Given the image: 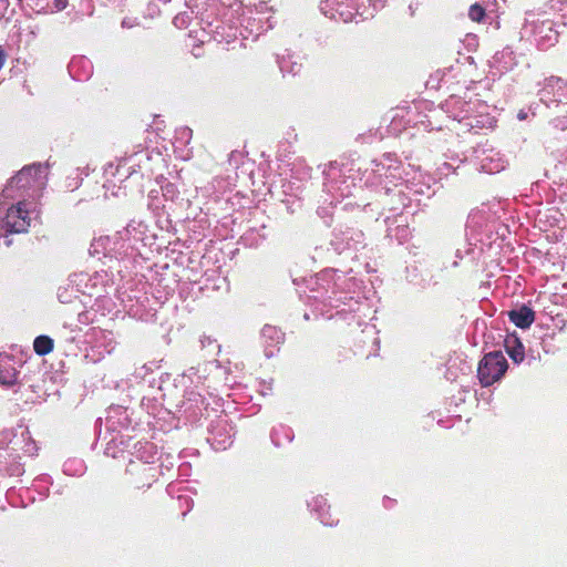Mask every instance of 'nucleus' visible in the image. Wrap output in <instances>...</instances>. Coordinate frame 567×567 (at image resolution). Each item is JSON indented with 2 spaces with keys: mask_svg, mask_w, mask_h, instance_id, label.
I'll use <instances>...</instances> for the list:
<instances>
[{
  "mask_svg": "<svg viewBox=\"0 0 567 567\" xmlns=\"http://www.w3.org/2000/svg\"><path fill=\"white\" fill-rule=\"evenodd\" d=\"M272 333H276V334L278 333L274 327H265L262 330L264 337H267V336L271 337Z\"/></svg>",
  "mask_w": 567,
  "mask_h": 567,
  "instance_id": "9b49d317",
  "label": "nucleus"
},
{
  "mask_svg": "<svg viewBox=\"0 0 567 567\" xmlns=\"http://www.w3.org/2000/svg\"><path fill=\"white\" fill-rule=\"evenodd\" d=\"M486 16V9L478 3H474L470 7L468 17L474 22H482L484 17Z\"/></svg>",
  "mask_w": 567,
  "mask_h": 567,
  "instance_id": "1a4fd4ad",
  "label": "nucleus"
},
{
  "mask_svg": "<svg viewBox=\"0 0 567 567\" xmlns=\"http://www.w3.org/2000/svg\"><path fill=\"white\" fill-rule=\"evenodd\" d=\"M25 202H19L17 205L11 206L6 215L4 224L10 233H24L31 224V217L27 208Z\"/></svg>",
  "mask_w": 567,
  "mask_h": 567,
  "instance_id": "7ed1b4c3",
  "label": "nucleus"
},
{
  "mask_svg": "<svg viewBox=\"0 0 567 567\" xmlns=\"http://www.w3.org/2000/svg\"><path fill=\"white\" fill-rule=\"evenodd\" d=\"M156 481V468L151 465H142L134 473V485L136 488H150Z\"/></svg>",
  "mask_w": 567,
  "mask_h": 567,
  "instance_id": "39448f33",
  "label": "nucleus"
},
{
  "mask_svg": "<svg viewBox=\"0 0 567 567\" xmlns=\"http://www.w3.org/2000/svg\"><path fill=\"white\" fill-rule=\"evenodd\" d=\"M19 371L16 369L12 359L7 358L0 361V385L12 386L18 382Z\"/></svg>",
  "mask_w": 567,
  "mask_h": 567,
  "instance_id": "423d86ee",
  "label": "nucleus"
},
{
  "mask_svg": "<svg viewBox=\"0 0 567 567\" xmlns=\"http://www.w3.org/2000/svg\"><path fill=\"white\" fill-rule=\"evenodd\" d=\"M506 357L501 351L485 353L477 367V378L481 385L488 386L499 381L507 371Z\"/></svg>",
  "mask_w": 567,
  "mask_h": 567,
  "instance_id": "f257e3e1",
  "label": "nucleus"
},
{
  "mask_svg": "<svg viewBox=\"0 0 567 567\" xmlns=\"http://www.w3.org/2000/svg\"><path fill=\"white\" fill-rule=\"evenodd\" d=\"M69 4V0H54V8L58 11L64 10Z\"/></svg>",
  "mask_w": 567,
  "mask_h": 567,
  "instance_id": "9d476101",
  "label": "nucleus"
},
{
  "mask_svg": "<svg viewBox=\"0 0 567 567\" xmlns=\"http://www.w3.org/2000/svg\"><path fill=\"white\" fill-rule=\"evenodd\" d=\"M504 346H505V350H506L508 357L512 358V360L514 362L519 363V362L524 361V359H525L524 346H523L520 339L515 337V334H509V337H506Z\"/></svg>",
  "mask_w": 567,
  "mask_h": 567,
  "instance_id": "0eeeda50",
  "label": "nucleus"
},
{
  "mask_svg": "<svg viewBox=\"0 0 567 567\" xmlns=\"http://www.w3.org/2000/svg\"><path fill=\"white\" fill-rule=\"evenodd\" d=\"M508 317L516 327L520 329H528L535 320V313L532 307L520 306L518 309L511 310Z\"/></svg>",
  "mask_w": 567,
  "mask_h": 567,
  "instance_id": "20e7f679",
  "label": "nucleus"
},
{
  "mask_svg": "<svg viewBox=\"0 0 567 567\" xmlns=\"http://www.w3.org/2000/svg\"><path fill=\"white\" fill-rule=\"evenodd\" d=\"M54 341L48 336H39L34 339L33 350L38 355H47L53 351Z\"/></svg>",
  "mask_w": 567,
  "mask_h": 567,
  "instance_id": "6e6552de",
  "label": "nucleus"
},
{
  "mask_svg": "<svg viewBox=\"0 0 567 567\" xmlns=\"http://www.w3.org/2000/svg\"><path fill=\"white\" fill-rule=\"evenodd\" d=\"M47 176V167L41 164H33L23 167L10 179V186L17 188L41 187Z\"/></svg>",
  "mask_w": 567,
  "mask_h": 567,
  "instance_id": "f03ea898",
  "label": "nucleus"
}]
</instances>
